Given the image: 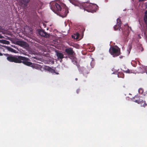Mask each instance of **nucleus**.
I'll return each mask as SVG.
<instances>
[{
	"instance_id": "f257e3e1",
	"label": "nucleus",
	"mask_w": 147,
	"mask_h": 147,
	"mask_svg": "<svg viewBox=\"0 0 147 147\" xmlns=\"http://www.w3.org/2000/svg\"><path fill=\"white\" fill-rule=\"evenodd\" d=\"M7 60L11 62H14L15 63H20L22 62V60L23 61V63L25 65L31 66L32 67L37 68L38 67V65L33 64L32 63L27 61L28 60V59L22 56L18 57L9 56L7 57Z\"/></svg>"
},
{
	"instance_id": "f03ea898",
	"label": "nucleus",
	"mask_w": 147,
	"mask_h": 147,
	"mask_svg": "<svg viewBox=\"0 0 147 147\" xmlns=\"http://www.w3.org/2000/svg\"><path fill=\"white\" fill-rule=\"evenodd\" d=\"M50 5L51 10L57 14L61 9L60 3H58L55 1L51 2Z\"/></svg>"
},
{
	"instance_id": "7ed1b4c3",
	"label": "nucleus",
	"mask_w": 147,
	"mask_h": 147,
	"mask_svg": "<svg viewBox=\"0 0 147 147\" xmlns=\"http://www.w3.org/2000/svg\"><path fill=\"white\" fill-rule=\"evenodd\" d=\"M109 51L113 57L118 56L120 54V49L117 47H111L109 49Z\"/></svg>"
},
{
	"instance_id": "20e7f679",
	"label": "nucleus",
	"mask_w": 147,
	"mask_h": 147,
	"mask_svg": "<svg viewBox=\"0 0 147 147\" xmlns=\"http://www.w3.org/2000/svg\"><path fill=\"white\" fill-rule=\"evenodd\" d=\"M68 13V10L67 8L65 6L63 8H61L57 14L63 18L65 17Z\"/></svg>"
},
{
	"instance_id": "39448f33",
	"label": "nucleus",
	"mask_w": 147,
	"mask_h": 147,
	"mask_svg": "<svg viewBox=\"0 0 147 147\" xmlns=\"http://www.w3.org/2000/svg\"><path fill=\"white\" fill-rule=\"evenodd\" d=\"M91 4L88 3H83L80 5V7L81 8L83 9L84 10H86L88 12H89V11Z\"/></svg>"
},
{
	"instance_id": "423d86ee",
	"label": "nucleus",
	"mask_w": 147,
	"mask_h": 147,
	"mask_svg": "<svg viewBox=\"0 0 147 147\" xmlns=\"http://www.w3.org/2000/svg\"><path fill=\"white\" fill-rule=\"evenodd\" d=\"M137 71L138 73H143L145 72L147 74V66H141L137 69Z\"/></svg>"
},
{
	"instance_id": "0eeeda50",
	"label": "nucleus",
	"mask_w": 147,
	"mask_h": 147,
	"mask_svg": "<svg viewBox=\"0 0 147 147\" xmlns=\"http://www.w3.org/2000/svg\"><path fill=\"white\" fill-rule=\"evenodd\" d=\"M16 44L24 48L28 47V44L26 42L22 41H16Z\"/></svg>"
},
{
	"instance_id": "6e6552de",
	"label": "nucleus",
	"mask_w": 147,
	"mask_h": 147,
	"mask_svg": "<svg viewBox=\"0 0 147 147\" xmlns=\"http://www.w3.org/2000/svg\"><path fill=\"white\" fill-rule=\"evenodd\" d=\"M38 34L40 36H44L47 38L50 37L49 34H47L45 32L42 30H38Z\"/></svg>"
},
{
	"instance_id": "1a4fd4ad",
	"label": "nucleus",
	"mask_w": 147,
	"mask_h": 147,
	"mask_svg": "<svg viewBox=\"0 0 147 147\" xmlns=\"http://www.w3.org/2000/svg\"><path fill=\"white\" fill-rule=\"evenodd\" d=\"M117 24L115 25L114 27V30H120L121 28V20L120 18H118L117 20Z\"/></svg>"
},
{
	"instance_id": "9d476101",
	"label": "nucleus",
	"mask_w": 147,
	"mask_h": 147,
	"mask_svg": "<svg viewBox=\"0 0 147 147\" xmlns=\"http://www.w3.org/2000/svg\"><path fill=\"white\" fill-rule=\"evenodd\" d=\"M134 102L140 104L141 106L145 107L146 105V104L145 101H144L141 99L139 100H136Z\"/></svg>"
},
{
	"instance_id": "9b49d317",
	"label": "nucleus",
	"mask_w": 147,
	"mask_h": 147,
	"mask_svg": "<svg viewBox=\"0 0 147 147\" xmlns=\"http://www.w3.org/2000/svg\"><path fill=\"white\" fill-rule=\"evenodd\" d=\"M65 51L69 55H73L74 53L73 50L71 48L66 49H65Z\"/></svg>"
},
{
	"instance_id": "f8f14e48",
	"label": "nucleus",
	"mask_w": 147,
	"mask_h": 147,
	"mask_svg": "<svg viewBox=\"0 0 147 147\" xmlns=\"http://www.w3.org/2000/svg\"><path fill=\"white\" fill-rule=\"evenodd\" d=\"M57 56L58 59H62L64 57L63 55L60 52H57Z\"/></svg>"
},
{
	"instance_id": "ddd939ff",
	"label": "nucleus",
	"mask_w": 147,
	"mask_h": 147,
	"mask_svg": "<svg viewBox=\"0 0 147 147\" xmlns=\"http://www.w3.org/2000/svg\"><path fill=\"white\" fill-rule=\"evenodd\" d=\"M79 33H77L75 34L72 36V37L73 38L75 39H77L79 38Z\"/></svg>"
},
{
	"instance_id": "4468645a",
	"label": "nucleus",
	"mask_w": 147,
	"mask_h": 147,
	"mask_svg": "<svg viewBox=\"0 0 147 147\" xmlns=\"http://www.w3.org/2000/svg\"><path fill=\"white\" fill-rule=\"evenodd\" d=\"M144 20L147 26V10H146L145 12Z\"/></svg>"
},
{
	"instance_id": "2eb2a0df",
	"label": "nucleus",
	"mask_w": 147,
	"mask_h": 147,
	"mask_svg": "<svg viewBox=\"0 0 147 147\" xmlns=\"http://www.w3.org/2000/svg\"><path fill=\"white\" fill-rule=\"evenodd\" d=\"M46 69H47L49 72H51V73H55V70L54 69H53L51 67H46Z\"/></svg>"
},
{
	"instance_id": "dca6fc26",
	"label": "nucleus",
	"mask_w": 147,
	"mask_h": 147,
	"mask_svg": "<svg viewBox=\"0 0 147 147\" xmlns=\"http://www.w3.org/2000/svg\"><path fill=\"white\" fill-rule=\"evenodd\" d=\"M21 3L25 5H27V4L29 2L30 0H20Z\"/></svg>"
},
{
	"instance_id": "f3484780",
	"label": "nucleus",
	"mask_w": 147,
	"mask_h": 147,
	"mask_svg": "<svg viewBox=\"0 0 147 147\" xmlns=\"http://www.w3.org/2000/svg\"><path fill=\"white\" fill-rule=\"evenodd\" d=\"M97 6L96 5H93L92 4H91L90 6V9H89V11H90L89 12H90V10L91 9H93L94 8H95L96 7H97Z\"/></svg>"
},
{
	"instance_id": "a211bd4d",
	"label": "nucleus",
	"mask_w": 147,
	"mask_h": 147,
	"mask_svg": "<svg viewBox=\"0 0 147 147\" xmlns=\"http://www.w3.org/2000/svg\"><path fill=\"white\" fill-rule=\"evenodd\" d=\"M1 42L3 44H9V42L5 40H1Z\"/></svg>"
},
{
	"instance_id": "6ab92c4d",
	"label": "nucleus",
	"mask_w": 147,
	"mask_h": 147,
	"mask_svg": "<svg viewBox=\"0 0 147 147\" xmlns=\"http://www.w3.org/2000/svg\"><path fill=\"white\" fill-rule=\"evenodd\" d=\"M138 92L142 94L143 92V89L142 88H140L138 90Z\"/></svg>"
},
{
	"instance_id": "aec40b11",
	"label": "nucleus",
	"mask_w": 147,
	"mask_h": 147,
	"mask_svg": "<svg viewBox=\"0 0 147 147\" xmlns=\"http://www.w3.org/2000/svg\"><path fill=\"white\" fill-rule=\"evenodd\" d=\"M120 74H119L118 75V77L119 78H123L124 77L123 74H121V76H120Z\"/></svg>"
},
{
	"instance_id": "412c9836",
	"label": "nucleus",
	"mask_w": 147,
	"mask_h": 147,
	"mask_svg": "<svg viewBox=\"0 0 147 147\" xmlns=\"http://www.w3.org/2000/svg\"><path fill=\"white\" fill-rule=\"evenodd\" d=\"M126 72L127 73H132V72L131 71H130L129 70H127L126 71Z\"/></svg>"
},
{
	"instance_id": "4be33fe9",
	"label": "nucleus",
	"mask_w": 147,
	"mask_h": 147,
	"mask_svg": "<svg viewBox=\"0 0 147 147\" xmlns=\"http://www.w3.org/2000/svg\"><path fill=\"white\" fill-rule=\"evenodd\" d=\"M129 51H128L129 53L130 52V50L131 49V46L130 45H129Z\"/></svg>"
},
{
	"instance_id": "5701e85b",
	"label": "nucleus",
	"mask_w": 147,
	"mask_h": 147,
	"mask_svg": "<svg viewBox=\"0 0 147 147\" xmlns=\"http://www.w3.org/2000/svg\"><path fill=\"white\" fill-rule=\"evenodd\" d=\"M140 48L141 49V51H142L143 50V48H142V47H140Z\"/></svg>"
},
{
	"instance_id": "b1692460",
	"label": "nucleus",
	"mask_w": 147,
	"mask_h": 147,
	"mask_svg": "<svg viewBox=\"0 0 147 147\" xmlns=\"http://www.w3.org/2000/svg\"><path fill=\"white\" fill-rule=\"evenodd\" d=\"M3 38V37L0 34V38Z\"/></svg>"
},
{
	"instance_id": "393cba45",
	"label": "nucleus",
	"mask_w": 147,
	"mask_h": 147,
	"mask_svg": "<svg viewBox=\"0 0 147 147\" xmlns=\"http://www.w3.org/2000/svg\"><path fill=\"white\" fill-rule=\"evenodd\" d=\"M144 0H139V1H144Z\"/></svg>"
},
{
	"instance_id": "a878e982",
	"label": "nucleus",
	"mask_w": 147,
	"mask_h": 147,
	"mask_svg": "<svg viewBox=\"0 0 147 147\" xmlns=\"http://www.w3.org/2000/svg\"><path fill=\"white\" fill-rule=\"evenodd\" d=\"M43 25L45 26V24H43Z\"/></svg>"
},
{
	"instance_id": "bb28decb",
	"label": "nucleus",
	"mask_w": 147,
	"mask_h": 147,
	"mask_svg": "<svg viewBox=\"0 0 147 147\" xmlns=\"http://www.w3.org/2000/svg\"><path fill=\"white\" fill-rule=\"evenodd\" d=\"M74 59V61L76 62V59Z\"/></svg>"
},
{
	"instance_id": "cd10ccee",
	"label": "nucleus",
	"mask_w": 147,
	"mask_h": 147,
	"mask_svg": "<svg viewBox=\"0 0 147 147\" xmlns=\"http://www.w3.org/2000/svg\"><path fill=\"white\" fill-rule=\"evenodd\" d=\"M78 90H77V93H78Z\"/></svg>"
},
{
	"instance_id": "c85d7f7f",
	"label": "nucleus",
	"mask_w": 147,
	"mask_h": 147,
	"mask_svg": "<svg viewBox=\"0 0 147 147\" xmlns=\"http://www.w3.org/2000/svg\"><path fill=\"white\" fill-rule=\"evenodd\" d=\"M131 65L133 66H134L132 64V62H131Z\"/></svg>"
},
{
	"instance_id": "c756f323",
	"label": "nucleus",
	"mask_w": 147,
	"mask_h": 147,
	"mask_svg": "<svg viewBox=\"0 0 147 147\" xmlns=\"http://www.w3.org/2000/svg\"><path fill=\"white\" fill-rule=\"evenodd\" d=\"M78 80V79H77V78H76L75 79V80Z\"/></svg>"
},
{
	"instance_id": "7c9ffc66",
	"label": "nucleus",
	"mask_w": 147,
	"mask_h": 147,
	"mask_svg": "<svg viewBox=\"0 0 147 147\" xmlns=\"http://www.w3.org/2000/svg\"><path fill=\"white\" fill-rule=\"evenodd\" d=\"M69 0V1L71 3H72V2H71V0Z\"/></svg>"
},
{
	"instance_id": "2f4dec72",
	"label": "nucleus",
	"mask_w": 147,
	"mask_h": 147,
	"mask_svg": "<svg viewBox=\"0 0 147 147\" xmlns=\"http://www.w3.org/2000/svg\"><path fill=\"white\" fill-rule=\"evenodd\" d=\"M2 55V54L1 53H0V55Z\"/></svg>"
},
{
	"instance_id": "473e14b6",
	"label": "nucleus",
	"mask_w": 147,
	"mask_h": 147,
	"mask_svg": "<svg viewBox=\"0 0 147 147\" xmlns=\"http://www.w3.org/2000/svg\"><path fill=\"white\" fill-rule=\"evenodd\" d=\"M2 55V54L1 53H0V55Z\"/></svg>"
},
{
	"instance_id": "72a5a7b5",
	"label": "nucleus",
	"mask_w": 147,
	"mask_h": 147,
	"mask_svg": "<svg viewBox=\"0 0 147 147\" xmlns=\"http://www.w3.org/2000/svg\"><path fill=\"white\" fill-rule=\"evenodd\" d=\"M56 73V74H58V73Z\"/></svg>"
},
{
	"instance_id": "f704fd0d",
	"label": "nucleus",
	"mask_w": 147,
	"mask_h": 147,
	"mask_svg": "<svg viewBox=\"0 0 147 147\" xmlns=\"http://www.w3.org/2000/svg\"><path fill=\"white\" fill-rule=\"evenodd\" d=\"M134 62V61H132V62Z\"/></svg>"
}]
</instances>
